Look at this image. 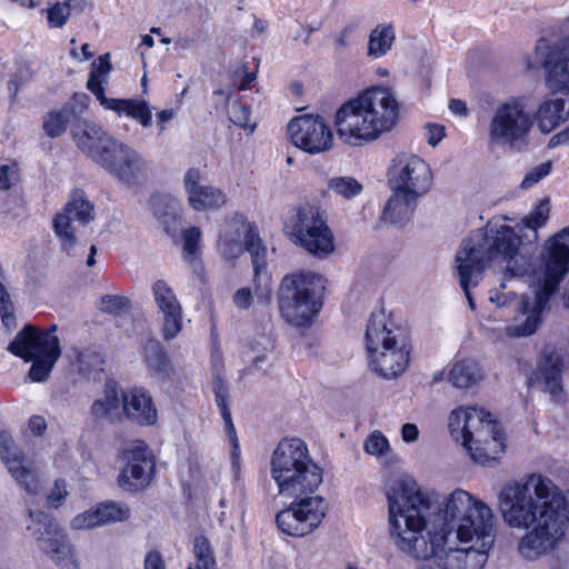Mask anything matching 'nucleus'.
I'll list each match as a JSON object with an SVG mask.
<instances>
[{"label": "nucleus", "mask_w": 569, "mask_h": 569, "mask_svg": "<svg viewBox=\"0 0 569 569\" xmlns=\"http://www.w3.org/2000/svg\"><path fill=\"white\" fill-rule=\"evenodd\" d=\"M389 505L391 537L400 550L417 559L435 558L441 569H482L495 543L482 538L473 543H461L459 537L445 533L423 535L430 515L431 498L423 493L416 480L407 475L392 479L386 491Z\"/></svg>", "instance_id": "1"}, {"label": "nucleus", "mask_w": 569, "mask_h": 569, "mask_svg": "<svg viewBox=\"0 0 569 569\" xmlns=\"http://www.w3.org/2000/svg\"><path fill=\"white\" fill-rule=\"evenodd\" d=\"M503 521L525 530L518 552L537 560L552 552L562 541L569 523V503L562 490L541 473L503 487L499 493Z\"/></svg>", "instance_id": "2"}, {"label": "nucleus", "mask_w": 569, "mask_h": 569, "mask_svg": "<svg viewBox=\"0 0 569 569\" xmlns=\"http://www.w3.org/2000/svg\"><path fill=\"white\" fill-rule=\"evenodd\" d=\"M270 475L279 493L293 499L288 508L277 513L278 528L292 537L312 532L325 518L327 506L325 499L316 495L323 471L310 457L306 442L299 438L282 439L272 452Z\"/></svg>", "instance_id": "3"}, {"label": "nucleus", "mask_w": 569, "mask_h": 569, "mask_svg": "<svg viewBox=\"0 0 569 569\" xmlns=\"http://www.w3.org/2000/svg\"><path fill=\"white\" fill-rule=\"evenodd\" d=\"M542 279L518 299L513 291H495L489 300L498 308L508 307L520 311V317L506 326L505 332L511 338L528 337L536 332L542 321L551 297L569 272V226L551 237L541 252Z\"/></svg>", "instance_id": "4"}, {"label": "nucleus", "mask_w": 569, "mask_h": 569, "mask_svg": "<svg viewBox=\"0 0 569 569\" xmlns=\"http://www.w3.org/2000/svg\"><path fill=\"white\" fill-rule=\"evenodd\" d=\"M518 249L519 239L513 231L496 222L473 230L462 241L456 262L459 283L471 309H475V301L470 288L479 283L490 263H506L505 274L510 278H520L529 272V262Z\"/></svg>", "instance_id": "5"}, {"label": "nucleus", "mask_w": 569, "mask_h": 569, "mask_svg": "<svg viewBox=\"0 0 569 569\" xmlns=\"http://www.w3.org/2000/svg\"><path fill=\"white\" fill-rule=\"evenodd\" d=\"M399 117V103L390 89L372 87L342 103L335 114L339 139L353 147L377 140Z\"/></svg>", "instance_id": "6"}, {"label": "nucleus", "mask_w": 569, "mask_h": 569, "mask_svg": "<svg viewBox=\"0 0 569 569\" xmlns=\"http://www.w3.org/2000/svg\"><path fill=\"white\" fill-rule=\"evenodd\" d=\"M492 510L468 491L456 489L438 506L433 530L429 533H445L459 537L461 543H472L473 538H482L489 546L495 532Z\"/></svg>", "instance_id": "7"}, {"label": "nucleus", "mask_w": 569, "mask_h": 569, "mask_svg": "<svg viewBox=\"0 0 569 569\" xmlns=\"http://www.w3.org/2000/svg\"><path fill=\"white\" fill-rule=\"evenodd\" d=\"M453 437L462 438L463 447L475 462L486 466L505 451V437L491 415L476 407L459 408L449 416Z\"/></svg>", "instance_id": "8"}, {"label": "nucleus", "mask_w": 569, "mask_h": 569, "mask_svg": "<svg viewBox=\"0 0 569 569\" xmlns=\"http://www.w3.org/2000/svg\"><path fill=\"white\" fill-rule=\"evenodd\" d=\"M325 279L312 271H301L283 277L278 303L287 322L300 327L307 325L321 308Z\"/></svg>", "instance_id": "9"}, {"label": "nucleus", "mask_w": 569, "mask_h": 569, "mask_svg": "<svg viewBox=\"0 0 569 569\" xmlns=\"http://www.w3.org/2000/svg\"><path fill=\"white\" fill-rule=\"evenodd\" d=\"M536 123L535 111L523 97H512L499 103L488 123L490 147L520 148L529 143Z\"/></svg>", "instance_id": "10"}, {"label": "nucleus", "mask_w": 569, "mask_h": 569, "mask_svg": "<svg viewBox=\"0 0 569 569\" xmlns=\"http://www.w3.org/2000/svg\"><path fill=\"white\" fill-rule=\"evenodd\" d=\"M57 326L40 330L32 325H26L9 343L8 351L23 359L32 361L29 377L32 381H44L61 355L60 340L54 335Z\"/></svg>", "instance_id": "11"}, {"label": "nucleus", "mask_w": 569, "mask_h": 569, "mask_svg": "<svg viewBox=\"0 0 569 569\" xmlns=\"http://www.w3.org/2000/svg\"><path fill=\"white\" fill-rule=\"evenodd\" d=\"M242 237H244V248L251 256L253 266V281L258 296L269 293L271 276L267 270V248L253 228L244 223H233L220 234L218 250L224 259H236L243 251Z\"/></svg>", "instance_id": "12"}, {"label": "nucleus", "mask_w": 569, "mask_h": 569, "mask_svg": "<svg viewBox=\"0 0 569 569\" xmlns=\"http://www.w3.org/2000/svg\"><path fill=\"white\" fill-rule=\"evenodd\" d=\"M295 244L309 254L325 259L335 251V238L323 212L309 203L299 206L287 226Z\"/></svg>", "instance_id": "13"}, {"label": "nucleus", "mask_w": 569, "mask_h": 569, "mask_svg": "<svg viewBox=\"0 0 569 569\" xmlns=\"http://www.w3.org/2000/svg\"><path fill=\"white\" fill-rule=\"evenodd\" d=\"M31 523L27 530L41 552L61 569H80L73 547L57 520L43 511L29 510Z\"/></svg>", "instance_id": "14"}, {"label": "nucleus", "mask_w": 569, "mask_h": 569, "mask_svg": "<svg viewBox=\"0 0 569 569\" xmlns=\"http://www.w3.org/2000/svg\"><path fill=\"white\" fill-rule=\"evenodd\" d=\"M31 523L27 530L41 552L61 569H80L73 547L57 520L43 511L29 510Z\"/></svg>", "instance_id": "15"}, {"label": "nucleus", "mask_w": 569, "mask_h": 569, "mask_svg": "<svg viewBox=\"0 0 569 569\" xmlns=\"http://www.w3.org/2000/svg\"><path fill=\"white\" fill-rule=\"evenodd\" d=\"M100 164L119 182L130 188H137L148 178V164L143 157L130 146L114 140L106 150Z\"/></svg>", "instance_id": "16"}, {"label": "nucleus", "mask_w": 569, "mask_h": 569, "mask_svg": "<svg viewBox=\"0 0 569 569\" xmlns=\"http://www.w3.org/2000/svg\"><path fill=\"white\" fill-rule=\"evenodd\" d=\"M432 183L429 164L418 156L400 153L388 170V184L391 190H401L418 197L426 194Z\"/></svg>", "instance_id": "17"}, {"label": "nucleus", "mask_w": 569, "mask_h": 569, "mask_svg": "<svg viewBox=\"0 0 569 569\" xmlns=\"http://www.w3.org/2000/svg\"><path fill=\"white\" fill-rule=\"evenodd\" d=\"M569 367V355L561 348L547 345L542 348L537 368L529 377L528 383H539L549 393L555 403H563L566 393L562 388V372Z\"/></svg>", "instance_id": "18"}, {"label": "nucleus", "mask_w": 569, "mask_h": 569, "mask_svg": "<svg viewBox=\"0 0 569 569\" xmlns=\"http://www.w3.org/2000/svg\"><path fill=\"white\" fill-rule=\"evenodd\" d=\"M536 56L545 70L548 89L569 94V37L555 43L540 40Z\"/></svg>", "instance_id": "19"}, {"label": "nucleus", "mask_w": 569, "mask_h": 569, "mask_svg": "<svg viewBox=\"0 0 569 569\" xmlns=\"http://www.w3.org/2000/svg\"><path fill=\"white\" fill-rule=\"evenodd\" d=\"M292 143L301 150L317 154L333 147V134L321 116L303 114L292 119L287 127Z\"/></svg>", "instance_id": "20"}, {"label": "nucleus", "mask_w": 569, "mask_h": 569, "mask_svg": "<svg viewBox=\"0 0 569 569\" xmlns=\"http://www.w3.org/2000/svg\"><path fill=\"white\" fill-rule=\"evenodd\" d=\"M94 219L93 204L86 197L84 191L74 190L64 206L63 212L57 213L53 219V230L62 241V249L69 254L76 246L77 239L71 222L77 220L83 224Z\"/></svg>", "instance_id": "21"}, {"label": "nucleus", "mask_w": 569, "mask_h": 569, "mask_svg": "<svg viewBox=\"0 0 569 569\" xmlns=\"http://www.w3.org/2000/svg\"><path fill=\"white\" fill-rule=\"evenodd\" d=\"M124 468L118 476L119 487L128 492H134L149 485L154 468L151 453L142 441H137L122 452Z\"/></svg>", "instance_id": "22"}, {"label": "nucleus", "mask_w": 569, "mask_h": 569, "mask_svg": "<svg viewBox=\"0 0 569 569\" xmlns=\"http://www.w3.org/2000/svg\"><path fill=\"white\" fill-rule=\"evenodd\" d=\"M0 458L14 480L32 496L39 495L41 480L38 471L27 463L23 452L14 445L12 437L0 432Z\"/></svg>", "instance_id": "23"}, {"label": "nucleus", "mask_w": 569, "mask_h": 569, "mask_svg": "<svg viewBox=\"0 0 569 569\" xmlns=\"http://www.w3.org/2000/svg\"><path fill=\"white\" fill-rule=\"evenodd\" d=\"M151 291L158 313L162 317V337L164 340H172L182 329L181 303L164 280L154 281Z\"/></svg>", "instance_id": "24"}, {"label": "nucleus", "mask_w": 569, "mask_h": 569, "mask_svg": "<svg viewBox=\"0 0 569 569\" xmlns=\"http://www.w3.org/2000/svg\"><path fill=\"white\" fill-rule=\"evenodd\" d=\"M367 352H375L376 349H388L398 345L399 341H407L403 331L397 327L382 309L375 310L368 321L366 332Z\"/></svg>", "instance_id": "25"}, {"label": "nucleus", "mask_w": 569, "mask_h": 569, "mask_svg": "<svg viewBox=\"0 0 569 569\" xmlns=\"http://www.w3.org/2000/svg\"><path fill=\"white\" fill-rule=\"evenodd\" d=\"M122 416L138 426L156 425L158 411L150 392L142 387L122 390Z\"/></svg>", "instance_id": "26"}, {"label": "nucleus", "mask_w": 569, "mask_h": 569, "mask_svg": "<svg viewBox=\"0 0 569 569\" xmlns=\"http://www.w3.org/2000/svg\"><path fill=\"white\" fill-rule=\"evenodd\" d=\"M409 345L407 341H399L381 351L376 349L375 352L368 353L371 369L385 379H392L402 375L409 362Z\"/></svg>", "instance_id": "27"}, {"label": "nucleus", "mask_w": 569, "mask_h": 569, "mask_svg": "<svg viewBox=\"0 0 569 569\" xmlns=\"http://www.w3.org/2000/svg\"><path fill=\"white\" fill-rule=\"evenodd\" d=\"M201 174L198 169H189L183 178L184 190L189 204L194 210L217 209L223 206L227 197L221 189L200 183Z\"/></svg>", "instance_id": "28"}, {"label": "nucleus", "mask_w": 569, "mask_h": 569, "mask_svg": "<svg viewBox=\"0 0 569 569\" xmlns=\"http://www.w3.org/2000/svg\"><path fill=\"white\" fill-rule=\"evenodd\" d=\"M72 136L78 148L97 163L100 162V158H103L111 142L116 140L101 126L87 120L72 128Z\"/></svg>", "instance_id": "29"}, {"label": "nucleus", "mask_w": 569, "mask_h": 569, "mask_svg": "<svg viewBox=\"0 0 569 569\" xmlns=\"http://www.w3.org/2000/svg\"><path fill=\"white\" fill-rule=\"evenodd\" d=\"M550 212V206L549 200L545 199L539 202V204L531 211L523 220L525 226L520 227L517 231L515 228L510 227V229L513 231V233L519 239V249L518 252L520 254H523L528 262H530L529 253L530 249L528 246H531L533 242L538 239V228L546 223V221L549 218ZM489 222H496L502 226H506V223H502L500 221L490 220ZM509 228V226H508ZM531 268V263H529V269Z\"/></svg>", "instance_id": "30"}, {"label": "nucleus", "mask_w": 569, "mask_h": 569, "mask_svg": "<svg viewBox=\"0 0 569 569\" xmlns=\"http://www.w3.org/2000/svg\"><path fill=\"white\" fill-rule=\"evenodd\" d=\"M535 114L539 129L543 133H549L569 119V94L551 91Z\"/></svg>", "instance_id": "31"}, {"label": "nucleus", "mask_w": 569, "mask_h": 569, "mask_svg": "<svg viewBox=\"0 0 569 569\" xmlns=\"http://www.w3.org/2000/svg\"><path fill=\"white\" fill-rule=\"evenodd\" d=\"M122 390L120 386L108 380L103 387L101 398L96 399L89 410L92 420L114 422L122 417Z\"/></svg>", "instance_id": "32"}, {"label": "nucleus", "mask_w": 569, "mask_h": 569, "mask_svg": "<svg viewBox=\"0 0 569 569\" xmlns=\"http://www.w3.org/2000/svg\"><path fill=\"white\" fill-rule=\"evenodd\" d=\"M391 191L382 211V219L391 224L402 227L411 220L420 197L401 190Z\"/></svg>", "instance_id": "33"}, {"label": "nucleus", "mask_w": 569, "mask_h": 569, "mask_svg": "<svg viewBox=\"0 0 569 569\" xmlns=\"http://www.w3.org/2000/svg\"><path fill=\"white\" fill-rule=\"evenodd\" d=\"M87 98L86 94H76L74 101L79 100V106L71 102L57 111L49 112L43 121V130L51 138L60 136L66 130L68 123L79 119L80 113L84 109L83 101L87 100Z\"/></svg>", "instance_id": "34"}, {"label": "nucleus", "mask_w": 569, "mask_h": 569, "mask_svg": "<svg viewBox=\"0 0 569 569\" xmlns=\"http://www.w3.org/2000/svg\"><path fill=\"white\" fill-rule=\"evenodd\" d=\"M212 392L214 395V402L221 413L224 422L226 432L229 437L233 448H238V438L236 428L232 422L231 412L229 408L230 402V389L228 382L221 377L219 372H216L212 378Z\"/></svg>", "instance_id": "35"}, {"label": "nucleus", "mask_w": 569, "mask_h": 569, "mask_svg": "<svg viewBox=\"0 0 569 569\" xmlns=\"http://www.w3.org/2000/svg\"><path fill=\"white\" fill-rule=\"evenodd\" d=\"M101 106L108 110L117 112L118 114L124 113L126 116L138 120L144 128L151 126V110L146 101L103 98Z\"/></svg>", "instance_id": "36"}, {"label": "nucleus", "mask_w": 569, "mask_h": 569, "mask_svg": "<svg viewBox=\"0 0 569 569\" xmlns=\"http://www.w3.org/2000/svg\"><path fill=\"white\" fill-rule=\"evenodd\" d=\"M482 378L481 369L477 361L462 359L456 361L448 373V380L453 387L467 389L476 385Z\"/></svg>", "instance_id": "37"}, {"label": "nucleus", "mask_w": 569, "mask_h": 569, "mask_svg": "<svg viewBox=\"0 0 569 569\" xmlns=\"http://www.w3.org/2000/svg\"><path fill=\"white\" fill-rule=\"evenodd\" d=\"M144 360L152 373L161 379L168 378L171 366L162 345L154 339H150L144 345Z\"/></svg>", "instance_id": "38"}, {"label": "nucleus", "mask_w": 569, "mask_h": 569, "mask_svg": "<svg viewBox=\"0 0 569 569\" xmlns=\"http://www.w3.org/2000/svg\"><path fill=\"white\" fill-rule=\"evenodd\" d=\"M396 39L390 23L378 24L369 34L368 56L380 58L387 54Z\"/></svg>", "instance_id": "39"}, {"label": "nucleus", "mask_w": 569, "mask_h": 569, "mask_svg": "<svg viewBox=\"0 0 569 569\" xmlns=\"http://www.w3.org/2000/svg\"><path fill=\"white\" fill-rule=\"evenodd\" d=\"M110 54L106 53L100 56L98 60L92 63L90 77L87 82V88L96 96L100 104L102 103L103 98H107L102 82L104 81V78L110 72Z\"/></svg>", "instance_id": "40"}, {"label": "nucleus", "mask_w": 569, "mask_h": 569, "mask_svg": "<svg viewBox=\"0 0 569 569\" xmlns=\"http://www.w3.org/2000/svg\"><path fill=\"white\" fill-rule=\"evenodd\" d=\"M101 526L127 521L131 516L130 508L123 502L107 500L97 507Z\"/></svg>", "instance_id": "41"}, {"label": "nucleus", "mask_w": 569, "mask_h": 569, "mask_svg": "<svg viewBox=\"0 0 569 569\" xmlns=\"http://www.w3.org/2000/svg\"><path fill=\"white\" fill-rule=\"evenodd\" d=\"M273 347L272 339L261 335L254 338L247 347V350L242 352L243 360L251 363L254 368L260 369V363L264 361L268 352H270Z\"/></svg>", "instance_id": "42"}, {"label": "nucleus", "mask_w": 569, "mask_h": 569, "mask_svg": "<svg viewBox=\"0 0 569 569\" xmlns=\"http://www.w3.org/2000/svg\"><path fill=\"white\" fill-rule=\"evenodd\" d=\"M328 188L346 199H351L362 191V184L352 177H333L329 180Z\"/></svg>", "instance_id": "43"}, {"label": "nucleus", "mask_w": 569, "mask_h": 569, "mask_svg": "<svg viewBox=\"0 0 569 569\" xmlns=\"http://www.w3.org/2000/svg\"><path fill=\"white\" fill-rule=\"evenodd\" d=\"M193 550L196 563L188 569H217V562L212 556L209 541L204 537L194 539Z\"/></svg>", "instance_id": "44"}, {"label": "nucleus", "mask_w": 569, "mask_h": 569, "mask_svg": "<svg viewBox=\"0 0 569 569\" xmlns=\"http://www.w3.org/2000/svg\"><path fill=\"white\" fill-rule=\"evenodd\" d=\"M131 307L130 300L124 296L119 295H104L100 300V310L102 312L119 316L129 310Z\"/></svg>", "instance_id": "45"}, {"label": "nucleus", "mask_w": 569, "mask_h": 569, "mask_svg": "<svg viewBox=\"0 0 569 569\" xmlns=\"http://www.w3.org/2000/svg\"><path fill=\"white\" fill-rule=\"evenodd\" d=\"M70 0L63 2H56L47 10L48 23L51 28H61L67 22L70 16Z\"/></svg>", "instance_id": "46"}, {"label": "nucleus", "mask_w": 569, "mask_h": 569, "mask_svg": "<svg viewBox=\"0 0 569 569\" xmlns=\"http://www.w3.org/2000/svg\"><path fill=\"white\" fill-rule=\"evenodd\" d=\"M73 530H87L101 527L97 508L77 515L70 522Z\"/></svg>", "instance_id": "47"}, {"label": "nucleus", "mask_w": 569, "mask_h": 569, "mask_svg": "<svg viewBox=\"0 0 569 569\" xmlns=\"http://www.w3.org/2000/svg\"><path fill=\"white\" fill-rule=\"evenodd\" d=\"M183 257L197 256L200 252L201 232L197 227H191L182 231Z\"/></svg>", "instance_id": "48"}, {"label": "nucleus", "mask_w": 569, "mask_h": 569, "mask_svg": "<svg viewBox=\"0 0 569 569\" xmlns=\"http://www.w3.org/2000/svg\"><path fill=\"white\" fill-rule=\"evenodd\" d=\"M552 169L551 161L542 162L535 168H532L523 178L521 181V188L522 189H529L537 184L541 179L547 177Z\"/></svg>", "instance_id": "49"}, {"label": "nucleus", "mask_w": 569, "mask_h": 569, "mask_svg": "<svg viewBox=\"0 0 569 569\" xmlns=\"http://www.w3.org/2000/svg\"><path fill=\"white\" fill-rule=\"evenodd\" d=\"M389 448V442L382 432L373 431L365 441L363 449L367 453L381 456Z\"/></svg>", "instance_id": "50"}, {"label": "nucleus", "mask_w": 569, "mask_h": 569, "mask_svg": "<svg viewBox=\"0 0 569 569\" xmlns=\"http://www.w3.org/2000/svg\"><path fill=\"white\" fill-rule=\"evenodd\" d=\"M13 307L6 287L0 281V317L7 328L16 325L14 316L12 313Z\"/></svg>", "instance_id": "51"}, {"label": "nucleus", "mask_w": 569, "mask_h": 569, "mask_svg": "<svg viewBox=\"0 0 569 569\" xmlns=\"http://www.w3.org/2000/svg\"><path fill=\"white\" fill-rule=\"evenodd\" d=\"M251 109L248 104L233 102L230 110V120L238 127H250Z\"/></svg>", "instance_id": "52"}, {"label": "nucleus", "mask_w": 569, "mask_h": 569, "mask_svg": "<svg viewBox=\"0 0 569 569\" xmlns=\"http://www.w3.org/2000/svg\"><path fill=\"white\" fill-rule=\"evenodd\" d=\"M67 496L68 490L66 481L63 479H57L54 481V487L47 496L48 506L56 509L59 508L63 503Z\"/></svg>", "instance_id": "53"}, {"label": "nucleus", "mask_w": 569, "mask_h": 569, "mask_svg": "<svg viewBox=\"0 0 569 569\" xmlns=\"http://www.w3.org/2000/svg\"><path fill=\"white\" fill-rule=\"evenodd\" d=\"M234 306L239 309H247L252 302V293L250 288L238 289L232 298Z\"/></svg>", "instance_id": "54"}, {"label": "nucleus", "mask_w": 569, "mask_h": 569, "mask_svg": "<svg viewBox=\"0 0 569 569\" xmlns=\"http://www.w3.org/2000/svg\"><path fill=\"white\" fill-rule=\"evenodd\" d=\"M144 569H166L164 561L158 551H150L144 558Z\"/></svg>", "instance_id": "55"}, {"label": "nucleus", "mask_w": 569, "mask_h": 569, "mask_svg": "<svg viewBox=\"0 0 569 569\" xmlns=\"http://www.w3.org/2000/svg\"><path fill=\"white\" fill-rule=\"evenodd\" d=\"M196 46H197L196 38L188 36V34H180L174 40V50H177L178 52L192 49Z\"/></svg>", "instance_id": "56"}, {"label": "nucleus", "mask_w": 569, "mask_h": 569, "mask_svg": "<svg viewBox=\"0 0 569 569\" xmlns=\"http://www.w3.org/2000/svg\"><path fill=\"white\" fill-rule=\"evenodd\" d=\"M428 142L431 146H437L441 139L445 137L443 127L439 124H428Z\"/></svg>", "instance_id": "57"}, {"label": "nucleus", "mask_w": 569, "mask_h": 569, "mask_svg": "<svg viewBox=\"0 0 569 569\" xmlns=\"http://www.w3.org/2000/svg\"><path fill=\"white\" fill-rule=\"evenodd\" d=\"M29 428L34 436H42L47 429L46 419L41 416H33L29 420Z\"/></svg>", "instance_id": "58"}, {"label": "nucleus", "mask_w": 569, "mask_h": 569, "mask_svg": "<svg viewBox=\"0 0 569 569\" xmlns=\"http://www.w3.org/2000/svg\"><path fill=\"white\" fill-rule=\"evenodd\" d=\"M183 259L189 264V267L192 270V272L197 277L202 279L203 276H204V267H203L201 260L199 259L198 254L197 256L183 257Z\"/></svg>", "instance_id": "59"}, {"label": "nucleus", "mask_w": 569, "mask_h": 569, "mask_svg": "<svg viewBox=\"0 0 569 569\" xmlns=\"http://www.w3.org/2000/svg\"><path fill=\"white\" fill-rule=\"evenodd\" d=\"M419 430L413 423H405L401 428V437L406 442H413L418 439Z\"/></svg>", "instance_id": "60"}, {"label": "nucleus", "mask_w": 569, "mask_h": 569, "mask_svg": "<svg viewBox=\"0 0 569 569\" xmlns=\"http://www.w3.org/2000/svg\"><path fill=\"white\" fill-rule=\"evenodd\" d=\"M449 109L452 113L460 116V117H466L468 114V108H467L466 102H463L462 100H459V99L450 100Z\"/></svg>", "instance_id": "61"}, {"label": "nucleus", "mask_w": 569, "mask_h": 569, "mask_svg": "<svg viewBox=\"0 0 569 569\" xmlns=\"http://www.w3.org/2000/svg\"><path fill=\"white\" fill-rule=\"evenodd\" d=\"M9 188L8 167L3 166L0 168V190H7Z\"/></svg>", "instance_id": "62"}, {"label": "nucleus", "mask_w": 569, "mask_h": 569, "mask_svg": "<svg viewBox=\"0 0 569 569\" xmlns=\"http://www.w3.org/2000/svg\"><path fill=\"white\" fill-rule=\"evenodd\" d=\"M351 30L349 28H345L340 34L337 37L336 39V43L339 46V47H346L347 43H348V37L350 34Z\"/></svg>", "instance_id": "63"}, {"label": "nucleus", "mask_w": 569, "mask_h": 569, "mask_svg": "<svg viewBox=\"0 0 569 569\" xmlns=\"http://www.w3.org/2000/svg\"><path fill=\"white\" fill-rule=\"evenodd\" d=\"M173 117V112L172 110H162L161 112L158 113V122L160 124H163L164 122L171 120Z\"/></svg>", "instance_id": "64"}]
</instances>
